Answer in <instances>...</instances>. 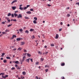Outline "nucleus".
<instances>
[{
    "label": "nucleus",
    "mask_w": 79,
    "mask_h": 79,
    "mask_svg": "<svg viewBox=\"0 0 79 79\" xmlns=\"http://www.w3.org/2000/svg\"><path fill=\"white\" fill-rule=\"evenodd\" d=\"M16 37V36L15 35H13L12 37L11 38V39H13L15 37Z\"/></svg>",
    "instance_id": "obj_5"
},
{
    "label": "nucleus",
    "mask_w": 79,
    "mask_h": 79,
    "mask_svg": "<svg viewBox=\"0 0 79 79\" xmlns=\"http://www.w3.org/2000/svg\"><path fill=\"white\" fill-rule=\"evenodd\" d=\"M21 39H22V38H18L17 39V40L19 41V40H20Z\"/></svg>",
    "instance_id": "obj_16"
},
{
    "label": "nucleus",
    "mask_w": 79,
    "mask_h": 79,
    "mask_svg": "<svg viewBox=\"0 0 79 79\" xmlns=\"http://www.w3.org/2000/svg\"><path fill=\"white\" fill-rule=\"evenodd\" d=\"M19 9H20V10H23V8L21 7H20L19 8Z\"/></svg>",
    "instance_id": "obj_30"
},
{
    "label": "nucleus",
    "mask_w": 79,
    "mask_h": 79,
    "mask_svg": "<svg viewBox=\"0 0 79 79\" xmlns=\"http://www.w3.org/2000/svg\"><path fill=\"white\" fill-rule=\"evenodd\" d=\"M62 66H63L65 65V63H62L61 64Z\"/></svg>",
    "instance_id": "obj_14"
},
{
    "label": "nucleus",
    "mask_w": 79,
    "mask_h": 79,
    "mask_svg": "<svg viewBox=\"0 0 79 79\" xmlns=\"http://www.w3.org/2000/svg\"><path fill=\"white\" fill-rule=\"evenodd\" d=\"M25 33H27V34H29V31H28V30H26L25 31Z\"/></svg>",
    "instance_id": "obj_17"
},
{
    "label": "nucleus",
    "mask_w": 79,
    "mask_h": 79,
    "mask_svg": "<svg viewBox=\"0 0 79 79\" xmlns=\"http://www.w3.org/2000/svg\"><path fill=\"white\" fill-rule=\"evenodd\" d=\"M23 55H27V53H24V54H23Z\"/></svg>",
    "instance_id": "obj_62"
},
{
    "label": "nucleus",
    "mask_w": 79,
    "mask_h": 79,
    "mask_svg": "<svg viewBox=\"0 0 79 79\" xmlns=\"http://www.w3.org/2000/svg\"><path fill=\"white\" fill-rule=\"evenodd\" d=\"M15 67H16V68H17L18 67V65H17V64L15 65Z\"/></svg>",
    "instance_id": "obj_57"
},
{
    "label": "nucleus",
    "mask_w": 79,
    "mask_h": 79,
    "mask_svg": "<svg viewBox=\"0 0 79 79\" xmlns=\"http://www.w3.org/2000/svg\"><path fill=\"white\" fill-rule=\"evenodd\" d=\"M5 53H2V55H1L2 56V57H3V56H4V55H5Z\"/></svg>",
    "instance_id": "obj_25"
},
{
    "label": "nucleus",
    "mask_w": 79,
    "mask_h": 79,
    "mask_svg": "<svg viewBox=\"0 0 79 79\" xmlns=\"http://www.w3.org/2000/svg\"><path fill=\"white\" fill-rule=\"evenodd\" d=\"M23 51L24 52H27V50H26V49H24Z\"/></svg>",
    "instance_id": "obj_44"
},
{
    "label": "nucleus",
    "mask_w": 79,
    "mask_h": 79,
    "mask_svg": "<svg viewBox=\"0 0 79 79\" xmlns=\"http://www.w3.org/2000/svg\"><path fill=\"white\" fill-rule=\"evenodd\" d=\"M16 68V69H21V68L19 66H17Z\"/></svg>",
    "instance_id": "obj_23"
},
{
    "label": "nucleus",
    "mask_w": 79,
    "mask_h": 79,
    "mask_svg": "<svg viewBox=\"0 0 79 79\" xmlns=\"http://www.w3.org/2000/svg\"><path fill=\"white\" fill-rule=\"evenodd\" d=\"M67 17H69V16H70V15L69 14H67Z\"/></svg>",
    "instance_id": "obj_42"
},
{
    "label": "nucleus",
    "mask_w": 79,
    "mask_h": 79,
    "mask_svg": "<svg viewBox=\"0 0 79 79\" xmlns=\"http://www.w3.org/2000/svg\"><path fill=\"white\" fill-rule=\"evenodd\" d=\"M12 25V24L10 25H9L7 26V27H11V26Z\"/></svg>",
    "instance_id": "obj_38"
},
{
    "label": "nucleus",
    "mask_w": 79,
    "mask_h": 79,
    "mask_svg": "<svg viewBox=\"0 0 79 79\" xmlns=\"http://www.w3.org/2000/svg\"><path fill=\"white\" fill-rule=\"evenodd\" d=\"M45 68H47V67H49V66L47 65H46L45 66Z\"/></svg>",
    "instance_id": "obj_39"
},
{
    "label": "nucleus",
    "mask_w": 79,
    "mask_h": 79,
    "mask_svg": "<svg viewBox=\"0 0 79 79\" xmlns=\"http://www.w3.org/2000/svg\"><path fill=\"white\" fill-rule=\"evenodd\" d=\"M51 46H52V47H54L55 46V44H51Z\"/></svg>",
    "instance_id": "obj_31"
},
{
    "label": "nucleus",
    "mask_w": 79,
    "mask_h": 79,
    "mask_svg": "<svg viewBox=\"0 0 79 79\" xmlns=\"http://www.w3.org/2000/svg\"><path fill=\"white\" fill-rule=\"evenodd\" d=\"M2 33L3 34H6V33L5 32H2Z\"/></svg>",
    "instance_id": "obj_51"
},
{
    "label": "nucleus",
    "mask_w": 79,
    "mask_h": 79,
    "mask_svg": "<svg viewBox=\"0 0 79 79\" xmlns=\"http://www.w3.org/2000/svg\"><path fill=\"white\" fill-rule=\"evenodd\" d=\"M11 16L12 18H14V14H12Z\"/></svg>",
    "instance_id": "obj_46"
},
{
    "label": "nucleus",
    "mask_w": 79,
    "mask_h": 79,
    "mask_svg": "<svg viewBox=\"0 0 79 79\" xmlns=\"http://www.w3.org/2000/svg\"><path fill=\"white\" fill-rule=\"evenodd\" d=\"M19 31H20V32H23V30L22 29H20L19 30Z\"/></svg>",
    "instance_id": "obj_26"
},
{
    "label": "nucleus",
    "mask_w": 79,
    "mask_h": 79,
    "mask_svg": "<svg viewBox=\"0 0 79 79\" xmlns=\"http://www.w3.org/2000/svg\"><path fill=\"white\" fill-rule=\"evenodd\" d=\"M10 21L11 20H10V19H8V20H7V22H8L9 23H10Z\"/></svg>",
    "instance_id": "obj_37"
},
{
    "label": "nucleus",
    "mask_w": 79,
    "mask_h": 79,
    "mask_svg": "<svg viewBox=\"0 0 79 79\" xmlns=\"http://www.w3.org/2000/svg\"><path fill=\"white\" fill-rule=\"evenodd\" d=\"M18 50H19V51H21V48H18Z\"/></svg>",
    "instance_id": "obj_43"
},
{
    "label": "nucleus",
    "mask_w": 79,
    "mask_h": 79,
    "mask_svg": "<svg viewBox=\"0 0 79 79\" xmlns=\"http://www.w3.org/2000/svg\"><path fill=\"white\" fill-rule=\"evenodd\" d=\"M22 18V15L21 14H19V16H17V18Z\"/></svg>",
    "instance_id": "obj_2"
},
{
    "label": "nucleus",
    "mask_w": 79,
    "mask_h": 79,
    "mask_svg": "<svg viewBox=\"0 0 79 79\" xmlns=\"http://www.w3.org/2000/svg\"><path fill=\"white\" fill-rule=\"evenodd\" d=\"M22 74H23V76H25V75H26V73L25 72H23L22 73Z\"/></svg>",
    "instance_id": "obj_15"
},
{
    "label": "nucleus",
    "mask_w": 79,
    "mask_h": 79,
    "mask_svg": "<svg viewBox=\"0 0 79 79\" xmlns=\"http://www.w3.org/2000/svg\"><path fill=\"white\" fill-rule=\"evenodd\" d=\"M15 13H18V11L17 10L15 11Z\"/></svg>",
    "instance_id": "obj_55"
},
{
    "label": "nucleus",
    "mask_w": 79,
    "mask_h": 79,
    "mask_svg": "<svg viewBox=\"0 0 79 79\" xmlns=\"http://www.w3.org/2000/svg\"><path fill=\"white\" fill-rule=\"evenodd\" d=\"M14 15L15 16V18H16V16H18V14H16L15 13H14Z\"/></svg>",
    "instance_id": "obj_24"
},
{
    "label": "nucleus",
    "mask_w": 79,
    "mask_h": 79,
    "mask_svg": "<svg viewBox=\"0 0 79 79\" xmlns=\"http://www.w3.org/2000/svg\"><path fill=\"white\" fill-rule=\"evenodd\" d=\"M32 60H33L32 59H30V60H31V61L32 62H33V61Z\"/></svg>",
    "instance_id": "obj_52"
},
{
    "label": "nucleus",
    "mask_w": 79,
    "mask_h": 79,
    "mask_svg": "<svg viewBox=\"0 0 79 79\" xmlns=\"http://www.w3.org/2000/svg\"><path fill=\"white\" fill-rule=\"evenodd\" d=\"M29 6H30V5H27V6H26V7H23V10H26V9L27 8H28V7H29Z\"/></svg>",
    "instance_id": "obj_1"
},
{
    "label": "nucleus",
    "mask_w": 79,
    "mask_h": 79,
    "mask_svg": "<svg viewBox=\"0 0 79 79\" xmlns=\"http://www.w3.org/2000/svg\"><path fill=\"white\" fill-rule=\"evenodd\" d=\"M1 75H2V76H3L5 75V73H1Z\"/></svg>",
    "instance_id": "obj_27"
},
{
    "label": "nucleus",
    "mask_w": 79,
    "mask_h": 79,
    "mask_svg": "<svg viewBox=\"0 0 79 79\" xmlns=\"http://www.w3.org/2000/svg\"><path fill=\"white\" fill-rule=\"evenodd\" d=\"M25 19H29V18L27 17V16L25 17Z\"/></svg>",
    "instance_id": "obj_41"
},
{
    "label": "nucleus",
    "mask_w": 79,
    "mask_h": 79,
    "mask_svg": "<svg viewBox=\"0 0 79 79\" xmlns=\"http://www.w3.org/2000/svg\"><path fill=\"white\" fill-rule=\"evenodd\" d=\"M25 44V43L24 42H21L20 45H24Z\"/></svg>",
    "instance_id": "obj_6"
},
{
    "label": "nucleus",
    "mask_w": 79,
    "mask_h": 79,
    "mask_svg": "<svg viewBox=\"0 0 79 79\" xmlns=\"http://www.w3.org/2000/svg\"><path fill=\"white\" fill-rule=\"evenodd\" d=\"M27 56H29V57H30V56H31V55L29 53L27 54Z\"/></svg>",
    "instance_id": "obj_29"
},
{
    "label": "nucleus",
    "mask_w": 79,
    "mask_h": 79,
    "mask_svg": "<svg viewBox=\"0 0 79 79\" xmlns=\"http://www.w3.org/2000/svg\"><path fill=\"white\" fill-rule=\"evenodd\" d=\"M29 60H30V59H27L26 60V62H27L28 63H29Z\"/></svg>",
    "instance_id": "obj_11"
},
{
    "label": "nucleus",
    "mask_w": 79,
    "mask_h": 79,
    "mask_svg": "<svg viewBox=\"0 0 79 79\" xmlns=\"http://www.w3.org/2000/svg\"><path fill=\"white\" fill-rule=\"evenodd\" d=\"M48 6H51V5L48 4Z\"/></svg>",
    "instance_id": "obj_56"
},
{
    "label": "nucleus",
    "mask_w": 79,
    "mask_h": 79,
    "mask_svg": "<svg viewBox=\"0 0 79 79\" xmlns=\"http://www.w3.org/2000/svg\"><path fill=\"white\" fill-rule=\"evenodd\" d=\"M3 62L5 63H6V60H4Z\"/></svg>",
    "instance_id": "obj_34"
},
{
    "label": "nucleus",
    "mask_w": 79,
    "mask_h": 79,
    "mask_svg": "<svg viewBox=\"0 0 79 79\" xmlns=\"http://www.w3.org/2000/svg\"><path fill=\"white\" fill-rule=\"evenodd\" d=\"M11 70H14L15 69V67H12L11 69Z\"/></svg>",
    "instance_id": "obj_36"
},
{
    "label": "nucleus",
    "mask_w": 79,
    "mask_h": 79,
    "mask_svg": "<svg viewBox=\"0 0 79 79\" xmlns=\"http://www.w3.org/2000/svg\"><path fill=\"white\" fill-rule=\"evenodd\" d=\"M8 77V75H5V76H2V77H3V78H4L5 79H6V78Z\"/></svg>",
    "instance_id": "obj_3"
},
{
    "label": "nucleus",
    "mask_w": 79,
    "mask_h": 79,
    "mask_svg": "<svg viewBox=\"0 0 79 79\" xmlns=\"http://www.w3.org/2000/svg\"><path fill=\"white\" fill-rule=\"evenodd\" d=\"M2 36H3V34H2L0 35V37H1Z\"/></svg>",
    "instance_id": "obj_61"
},
{
    "label": "nucleus",
    "mask_w": 79,
    "mask_h": 79,
    "mask_svg": "<svg viewBox=\"0 0 79 79\" xmlns=\"http://www.w3.org/2000/svg\"><path fill=\"white\" fill-rule=\"evenodd\" d=\"M12 8L14 10H15L16 8V7L15 6H13L12 7Z\"/></svg>",
    "instance_id": "obj_10"
},
{
    "label": "nucleus",
    "mask_w": 79,
    "mask_h": 79,
    "mask_svg": "<svg viewBox=\"0 0 79 79\" xmlns=\"http://www.w3.org/2000/svg\"><path fill=\"white\" fill-rule=\"evenodd\" d=\"M9 30H8L7 29H6L5 31L6 32H9Z\"/></svg>",
    "instance_id": "obj_33"
},
{
    "label": "nucleus",
    "mask_w": 79,
    "mask_h": 79,
    "mask_svg": "<svg viewBox=\"0 0 79 79\" xmlns=\"http://www.w3.org/2000/svg\"><path fill=\"white\" fill-rule=\"evenodd\" d=\"M62 31V28L60 29L59 30V31Z\"/></svg>",
    "instance_id": "obj_53"
},
{
    "label": "nucleus",
    "mask_w": 79,
    "mask_h": 79,
    "mask_svg": "<svg viewBox=\"0 0 79 79\" xmlns=\"http://www.w3.org/2000/svg\"><path fill=\"white\" fill-rule=\"evenodd\" d=\"M48 53V52H45V54H46V55L47 54V53Z\"/></svg>",
    "instance_id": "obj_63"
},
{
    "label": "nucleus",
    "mask_w": 79,
    "mask_h": 79,
    "mask_svg": "<svg viewBox=\"0 0 79 79\" xmlns=\"http://www.w3.org/2000/svg\"><path fill=\"white\" fill-rule=\"evenodd\" d=\"M17 2V0H15L14 1H13L11 3V4L13 5L14 3H15V2Z\"/></svg>",
    "instance_id": "obj_4"
},
{
    "label": "nucleus",
    "mask_w": 79,
    "mask_h": 79,
    "mask_svg": "<svg viewBox=\"0 0 79 79\" xmlns=\"http://www.w3.org/2000/svg\"><path fill=\"white\" fill-rule=\"evenodd\" d=\"M6 58L7 59H9V60H10V59H11V58L10 57H7Z\"/></svg>",
    "instance_id": "obj_32"
},
{
    "label": "nucleus",
    "mask_w": 79,
    "mask_h": 79,
    "mask_svg": "<svg viewBox=\"0 0 79 79\" xmlns=\"http://www.w3.org/2000/svg\"><path fill=\"white\" fill-rule=\"evenodd\" d=\"M60 24H61V25H63V23L61 22L60 23Z\"/></svg>",
    "instance_id": "obj_64"
},
{
    "label": "nucleus",
    "mask_w": 79,
    "mask_h": 79,
    "mask_svg": "<svg viewBox=\"0 0 79 79\" xmlns=\"http://www.w3.org/2000/svg\"><path fill=\"white\" fill-rule=\"evenodd\" d=\"M59 37V36L57 34H56V39H58V37Z\"/></svg>",
    "instance_id": "obj_7"
},
{
    "label": "nucleus",
    "mask_w": 79,
    "mask_h": 79,
    "mask_svg": "<svg viewBox=\"0 0 79 79\" xmlns=\"http://www.w3.org/2000/svg\"><path fill=\"white\" fill-rule=\"evenodd\" d=\"M35 79H39V77L36 76L35 78Z\"/></svg>",
    "instance_id": "obj_45"
},
{
    "label": "nucleus",
    "mask_w": 79,
    "mask_h": 79,
    "mask_svg": "<svg viewBox=\"0 0 79 79\" xmlns=\"http://www.w3.org/2000/svg\"><path fill=\"white\" fill-rule=\"evenodd\" d=\"M39 64V62H37L35 63V64H36V65H38Z\"/></svg>",
    "instance_id": "obj_35"
},
{
    "label": "nucleus",
    "mask_w": 79,
    "mask_h": 79,
    "mask_svg": "<svg viewBox=\"0 0 79 79\" xmlns=\"http://www.w3.org/2000/svg\"><path fill=\"white\" fill-rule=\"evenodd\" d=\"M13 21H15V22H16V21H17L16 19H13Z\"/></svg>",
    "instance_id": "obj_49"
},
{
    "label": "nucleus",
    "mask_w": 79,
    "mask_h": 79,
    "mask_svg": "<svg viewBox=\"0 0 79 79\" xmlns=\"http://www.w3.org/2000/svg\"><path fill=\"white\" fill-rule=\"evenodd\" d=\"M26 58V56H24L23 57V59L22 60L23 61H24V60H25V59Z\"/></svg>",
    "instance_id": "obj_12"
},
{
    "label": "nucleus",
    "mask_w": 79,
    "mask_h": 79,
    "mask_svg": "<svg viewBox=\"0 0 79 79\" xmlns=\"http://www.w3.org/2000/svg\"><path fill=\"white\" fill-rule=\"evenodd\" d=\"M5 19H6V20H8V19H9V18L7 17H6L5 18Z\"/></svg>",
    "instance_id": "obj_40"
},
{
    "label": "nucleus",
    "mask_w": 79,
    "mask_h": 79,
    "mask_svg": "<svg viewBox=\"0 0 79 79\" xmlns=\"http://www.w3.org/2000/svg\"><path fill=\"white\" fill-rule=\"evenodd\" d=\"M45 71H46V72H47L48 71V69H46V70H45Z\"/></svg>",
    "instance_id": "obj_59"
},
{
    "label": "nucleus",
    "mask_w": 79,
    "mask_h": 79,
    "mask_svg": "<svg viewBox=\"0 0 79 79\" xmlns=\"http://www.w3.org/2000/svg\"><path fill=\"white\" fill-rule=\"evenodd\" d=\"M69 7H68L66 8V10H69Z\"/></svg>",
    "instance_id": "obj_60"
},
{
    "label": "nucleus",
    "mask_w": 79,
    "mask_h": 79,
    "mask_svg": "<svg viewBox=\"0 0 79 79\" xmlns=\"http://www.w3.org/2000/svg\"><path fill=\"white\" fill-rule=\"evenodd\" d=\"M33 22L34 24H37V21L36 20H34Z\"/></svg>",
    "instance_id": "obj_20"
},
{
    "label": "nucleus",
    "mask_w": 79,
    "mask_h": 79,
    "mask_svg": "<svg viewBox=\"0 0 79 79\" xmlns=\"http://www.w3.org/2000/svg\"><path fill=\"white\" fill-rule=\"evenodd\" d=\"M20 61L21 62V64H23V62H24V61L23 60L20 59Z\"/></svg>",
    "instance_id": "obj_9"
},
{
    "label": "nucleus",
    "mask_w": 79,
    "mask_h": 79,
    "mask_svg": "<svg viewBox=\"0 0 79 79\" xmlns=\"http://www.w3.org/2000/svg\"><path fill=\"white\" fill-rule=\"evenodd\" d=\"M13 62L14 63H15V64H18V63H19V61H16L15 62L13 61Z\"/></svg>",
    "instance_id": "obj_13"
},
{
    "label": "nucleus",
    "mask_w": 79,
    "mask_h": 79,
    "mask_svg": "<svg viewBox=\"0 0 79 79\" xmlns=\"http://www.w3.org/2000/svg\"><path fill=\"white\" fill-rule=\"evenodd\" d=\"M38 53H39V54H40V55H42V52L40 53V52L39 51L38 52Z\"/></svg>",
    "instance_id": "obj_54"
},
{
    "label": "nucleus",
    "mask_w": 79,
    "mask_h": 79,
    "mask_svg": "<svg viewBox=\"0 0 79 79\" xmlns=\"http://www.w3.org/2000/svg\"><path fill=\"white\" fill-rule=\"evenodd\" d=\"M61 79H65L64 77H61Z\"/></svg>",
    "instance_id": "obj_47"
},
{
    "label": "nucleus",
    "mask_w": 79,
    "mask_h": 79,
    "mask_svg": "<svg viewBox=\"0 0 79 79\" xmlns=\"http://www.w3.org/2000/svg\"><path fill=\"white\" fill-rule=\"evenodd\" d=\"M34 19H35V21H37V18L36 17H34Z\"/></svg>",
    "instance_id": "obj_21"
},
{
    "label": "nucleus",
    "mask_w": 79,
    "mask_h": 79,
    "mask_svg": "<svg viewBox=\"0 0 79 79\" xmlns=\"http://www.w3.org/2000/svg\"><path fill=\"white\" fill-rule=\"evenodd\" d=\"M40 60H41V61H44V59L43 58H41V59H40Z\"/></svg>",
    "instance_id": "obj_22"
},
{
    "label": "nucleus",
    "mask_w": 79,
    "mask_h": 79,
    "mask_svg": "<svg viewBox=\"0 0 79 79\" xmlns=\"http://www.w3.org/2000/svg\"><path fill=\"white\" fill-rule=\"evenodd\" d=\"M11 15V13H9V14H8L7 16H10Z\"/></svg>",
    "instance_id": "obj_28"
},
{
    "label": "nucleus",
    "mask_w": 79,
    "mask_h": 79,
    "mask_svg": "<svg viewBox=\"0 0 79 79\" xmlns=\"http://www.w3.org/2000/svg\"><path fill=\"white\" fill-rule=\"evenodd\" d=\"M5 22H2V24H5Z\"/></svg>",
    "instance_id": "obj_50"
},
{
    "label": "nucleus",
    "mask_w": 79,
    "mask_h": 79,
    "mask_svg": "<svg viewBox=\"0 0 79 79\" xmlns=\"http://www.w3.org/2000/svg\"><path fill=\"white\" fill-rule=\"evenodd\" d=\"M31 38L32 39H35V36H34V35H33L32 36H31Z\"/></svg>",
    "instance_id": "obj_18"
},
{
    "label": "nucleus",
    "mask_w": 79,
    "mask_h": 79,
    "mask_svg": "<svg viewBox=\"0 0 79 79\" xmlns=\"http://www.w3.org/2000/svg\"><path fill=\"white\" fill-rule=\"evenodd\" d=\"M26 13H27V14H31V11H28L27 12H26Z\"/></svg>",
    "instance_id": "obj_19"
},
{
    "label": "nucleus",
    "mask_w": 79,
    "mask_h": 79,
    "mask_svg": "<svg viewBox=\"0 0 79 79\" xmlns=\"http://www.w3.org/2000/svg\"><path fill=\"white\" fill-rule=\"evenodd\" d=\"M76 4V5H78V6H79V2H77Z\"/></svg>",
    "instance_id": "obj_48"
},
{
    "label": "nucleus",
    "mask_w": 79,
    "mask_h": 79,
    "mask_svg": "<svg viewBox=\"0 0 79 79\" xmlns=\"http://www.w3.org/2000/svg\"><path fill=\"white\" fill-rule=\"evenodd\" d=\"M24 76L21 77L22 79H24Z\"/></svg>",
    "instance_id": "obj_58"
},
{
    "label": "nucleus",
    "mask_w": 79,
    "mask_h": 79,
    "mask_svg": "<svg viewBox=\"0 0 79 79\" xmlns=\"http://www.w3.org/2000/svg\"><path fill=\"white\" fill-rule=\"evenodd\" d=\"M34 31V29L32 28L30 30V32H33V31Z\"/></svg>",
    "instance_id": "obj_8"
}]
</instances>
